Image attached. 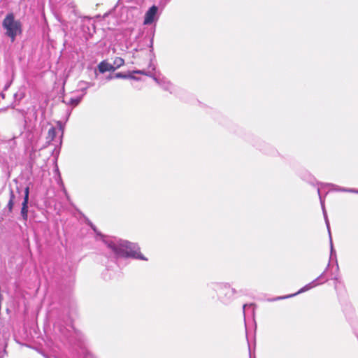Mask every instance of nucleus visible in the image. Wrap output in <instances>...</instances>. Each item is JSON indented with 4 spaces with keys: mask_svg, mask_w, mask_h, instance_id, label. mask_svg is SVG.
I'll return each instance as SVG.
<instances>
[{
    "mask_svg": "<svg viewBox=\"0 0 358 358\" xmlns=\"http://www.w3.org/2000/svg\"><path fill=\"white\" fill-rule=\"evenodd\" d=\"M90 225L96 235L101 237L106 247L113 252L117 259L120 258H133L144 261L148 260L141 253L140 248L137 244L115 236H105L97 231L96 228L92 223H90Z\"/></svg>",
    "mask_w": 358,
    "mask_h": 358,
    "instance_id": "nucleus-1",
    "label": "nucleus"
},
{
    "mask_svg": "<svg viewBox=\"0 0 358 358\" xmlns=\"http://www.w3.org/2000/svg\"><path fill=\"white\" fill-rule=\"evenodd\" d=\"M58 129L54 127H51L48 132L47 139L49 143L55 141L58 143L59 145L62 144V138L64 133V126L62 122H57Z\"/></svg>",
    "mask_w": 358,
    "mask_h": 358,
    "instance_id": "nucleus-6",
    "label": "nucleus"
},
{
    "mask_svg": "<svg viewBox=\"0 0 358 358\" xmlns=\"http://www.w3.org/2000/svg\"><path fill=\"white\" fill-rule=\"evenodd\" d=\"M329 266V264H328L327 267L326 268L325 271L320 275H319L317 278H315L314 280H313L312 282H310V283H308V285H305L304 287H303L302 288H301L295 294H289V295H287V296H279L278 298H276V300H280V299H287V298H290V297H292V296H294L299 294H301V293H303V292H305L320 284H322L324 282H325L326 281H327V279H325L323 281L320 282V280H323L324 279V273L325 272L327 271V270L328 269Z\"/></svg>",
    "mask_w": 358,
    "mask_h": 358,
    "instance_id": "nucleus-5",
    "label": "nucleus"
},
{
    "mask_svg": "<svg viewBox=\"0 0 358 358\" xmlns=\"http://www.w3.org/2000/svg\"><path fill=\"white\" fill-rule=\"evenodd\" d=\"M159 85L162 83V80L164 78V77H160L155 76L152 73V76H150Z\"/></svg>",
    "mask_w": 358,
    "mask_h": 358,
    "instance_id": "nucleus-21",
    "label": "nucleus"
},
{
    "mask_svg": "<svg viewBox=\"0 0 358 358\" xmlns=\"http://www.w3.org/2000/svg\"><path fill=\"white\" fill-rule=\"evenodd\" d=\"M81 85H87L88 86V88L93 86V83H87V82H85V81H81Z\"/></svg>",
    "mask_w": 358,
    "mask_h": 358,
    "instance_id": "nucleus-26",
    "label": "nucleus"
},
{
    "mask_svg": "<svg viewBox=\"0 0 358 358\" xmlns=\"http://www.w3.org/2000/svg\"><path fill=\"white\" fill-rule=\"evenodd\" d=\"M153 36L152 37H150L148 38L149 41V48H150V52L151 54L153 55Z\"/></svg>",
    "mask_w": 358,
    "mask_h": 358,
    "instance_id": "nucleus-23",
    "label": "nucleus"
},
{
    "mask_svg": "<svg viewBox=\"0 0 358 358\" xmlns=\"http://www.w3.org/2000/svg\"><path fill=\"white\" fill-rule=\"evenodd\" d=\"M133 73L145 75L148 76H152V73L150 71H146L145 70H136L132 72Z\"/></svg>",
    "mask_w": 358,
    "mask_h": 358,
    "instance_id": "nucleus-18",
    "label": "nucleus"
},
{
    "mask_svg": "<svg viewBox=\"0 0 358 358\" xmlns=\"http://www.w3.org/2000/svg\"><path fill=\"white\" fill-rule=\"evenodd\" d=\"M210 287L217 292L220 301L224 303H229L236 293L235 289L231 287L227 283H212Z\"/></svg>",
    "mask_w": 358,
    "mask_h": 358,
    "instance_id": "nucleus-4",
    "label": "nucleus"
},
{
    "mask_svg": "<svg viewBox=\"0 0 358 358\" xmlns=\"http://www.w3.org/2000/svg\"><path fill=\"white\" fill-rule=\"evenodd\" d=\"M78 87H79L80 90L81 92H83V94L81 96H83V97L86 94V91L88 89V86L85 85H81V81H80L78 83Z\"/></svg>",
    "mask_w": 358,
    "mask_h": 358,
    "instance_id": "nucleus-19",
    "label": "nucleus"
},
{
    "mask_svg": "<svg viewBox=\"0 0 358 358\" xmlns=\"http://www.w3.org/2000/svg\"><path fill=\"white\" fill-rule=\"evenodd\" d=\"M148 68L151 69L152 71L155 70V65L152 62V59H150V62L149 64Z\"/></svg>",
    "mask_w": 358,
    "mask_h": 358,
    "instance_id": "nucleus-25",
    "label": "nucleus"
},
{
    "mask_svg": "<svg viewBox=\"0 0 358 358\" xmlns=\"http://www.w3.org/2000/svg\"><path fill=\"white\" fill-rule=\"evenodd\" d=\"M14 199H15V194H14L13 191L11 189L10 192V199L7 204V208L10 212L12 211V209H13V207L14 205Z\"/></svg>",
    "mask_w": 358,
    "mask_h": 358,
    "instance_id": "nucleus-14",
    "label": "nucleus"
},
{
    "mask_svg": "<svg viewBox=\"0 0 358 358\" xmlns=\"http://www.w3.org/2000/svg\"><path fill=\"white\" fill-rule=\"evenodd\" d=\"M320 185H321V187H322V186L336 187V185H334L333 184H331V183H328V184H322V183H321ZM335 189L336 191H340V192H351V193L358 194V189H352V188H345V187H337L336 186V188H335Z\"/></svg>",
    "mask_w": 358,
    "mask_h": 358,
    "instance_id": "nucleus-12",
    "label": "nucleus"
},
{
    "mask_svg": "<svg viewBox=\"0 0 358 358\" xmlns=\"http://www.w3.org/2000/svg\"><path fill=\"white\" fill-rule=\"evenodd\" d=\"M56 171L58 173L59 178V179L61 180L60 174H59V169H58V168H57V169H56Z\"/></svg>",
    "mask_w": 358,
    "mask_h": 358,
    "instance_id": "nucleus-29",
    "label": "nucleus"
},
{
    "mask_svg": "<svg viewBox=\"0 0 358 358\" xmlns=\"http://www.w3.org/2000/svg\"><path fill=\"white\" fill-rule=\"evenodd\" d=\"M158 7L157 6H151L145 13L144 17V24H151L158 19L157 16Z\"/></svg>",
    "mask_w": 358,
    "mask_h": 358,
    "instance_id": "nucleus-7",
    "label": "nucleus"
},
{
    "mask_svg": "<svg viewBox=\"0 0 358 358\" xmlns=\"http://www.w3.org/2000/svg\"><path fill=\"white\" fill-rule=\"evenodd\" d=\"M29 187H26L24 189V195L23 201L22 203V208H21V216L24 221L27 220L28 217V203H29Z\"/></svg>",
    "mask_w": 358,
    "mask_h": 358,
    "instance_id": "nucleus-8",
    "label": "nucleus"
},
{
    "mask_svg": "<svg viewBox=\"0 0 358 358\" xmlns=\"http://www.w3.org/2000/svg\"><path fill=\"white\" fill-rule=\"evenodd\" d=\"M334 280L336 282H338V278H337V277H335V278H334Z\"/></svg>",
    "mask_w": 358,
    "mask_h": 358,
    "instance_id": "nucleus-30",
    "label": "nucleus"
},
{
    "mask_svg": "<svg viewBox=\"0 0 358 358\" xmlns=\"http://www.w3.org/2000/svg\"><path fill=\"white\" fill-rule=\"evenodd\" d=\"M336 269L338 270V264L337 262H336Z\"/></svg>",
    "mask_w": 358,
    "mask_h": 358,
    "instance_id": "nucleus-31",
    "label": "nucleus"
},
{
    "mask_svg": "<svg viewBox=\"0 0 358 358\" xmlns=\"http://www.w3.org/2000/svg\"><path fill=\"white\" fill-rule=\"evenodd\" d=\"M55 334V342L57 347L59 341L64 345L83 347L85 343V336L78 329H76L72 324L64 325L63 323L58 320L54 325Z\"/></svg>",
    "mask_w": 358,
    "mask_h": 358,
    "instance_id": "nucleus-2",
    "label": "nucleus"
},
{
    "mask_svg": "<svg viewBox=\"0 0 358 358\" xmlns=\"http://www.w3.org/2000/svg\"><path fill=\"white\" fill-rule=\"evenodd\" d=\"M252 308V305L251 304H250V305L244 304L243 306V313L245 314V311L246 308Z\"/></svg>",
    "mask_w": 358,
    "mask_h": 358,
    "instance_id": "nucleus-27",
    "label": "nucleus"
},
{
    "mask_svg": "<svg viewBox=\"0 0 358 358\" xmlns=\"http://www.w3.org/2000/svg\"><path fill=\"white\" fill-rule=\"evenodd\" d=\"M54 358H57V357H54Z\"/></svg>",
    "mask_w": 358,
    "mask_h": 358,
    "instance_id": "nucleus-32",
    "label": "nucleus"
},
{
    "mask_svg": "<svg viewBox=\"0 0 358 358\" xmlns=\"http://www.w3.org/2000/svg\"><path fill=\"white\" fill-rule=\"evenodd\" d=\"M82 99H83V96H77L75 98H71L69 99V101L68 102H66V103L68 105H72L73 106H76L81 101Z\"/></svg>",
    "mask_w": 358,
    "mask_h": 358,
    "instance_id": "nucleus-15",
    "label": "nucleus"
},
{
    "mask_svg": "<svg viewBox=\"0 0 358 358\" xmlns=\"http://www.w3.org/2000/svg\"><path fill=\"white\" fill-rule=\"evenodd\" d=\"M128 76H129L128 78H130V79H133V80H140L139 78H137V77L134 76L132 74H129Z\"/></svg>",
    "mask_w": 358,
    "mask_h": 358,
    "instance_id": "nucleus-28",
    "label": "nucleus"
},
{
    "mask_svg": "<svg viewBox=\"0 0 358 358\" xmlns=\"http://www.w3.org/2000/svg\"><path fill=\"white\" fill-rule=\"evenodd\" d=\"M124 64V61L122 58L121 57H116L114 61H113V65L114 66V68H115V71L121 67L122 66H123Z\"/></svg>",
    "mask_w": 358,
    "mask_h": 358,
    "instance_id": "nucleus-16",
    "label": "nucleus"
},
{
    "mask_svg": "<svg viewBox=\"0 0 358 358\" xmlns=\"http://www.w3.org/2000/svg\"><path fill=\"white\" fill-rule=\"evenodd\" d=\"M159 85L162 83V80L164 78V77H160L155 76L152 73V76H150Z\"/></svg>",
    "mask_w": 358,
    "mask_h": 358,
    "instance_id": "nucleus-20",
    "label": "nucleus"
},
{
    "mask_svg": "<svg viewBox=\"0 0 358 358\" xmlns=\"http://www.w3.org/2000/svg\"><path fill=\"white\" fill-rule=\"evenodd\" d=\"M115 77L116 78H124V79L129 78L128 75L124 74L122 73H116Z\"/></svg>",
    "mask_w": 358,
    "mask_h": 358,
    "instance_id": "nucleus-24",
    "label": "nucleus"
},
{
    "mask_svg": "<svg viewBox=\"0 0 358 358\" xmlns=\"http://www.w3.org/2000/svg\"><path fill=\"white\" fill-rule=\"evenodd\" d=\"M6 345L4 343H0V358H3V355L6 354Z\"/></svg>",
    "mask_w": 358,
    "mask_h": 358,
    "instance_id": "nucleus-22",
    "label": "nucleus"
},
{
    "mask_svg": "<svg viewBox=\"0 0 358 358\" xmlns=\"http://www.w3.org/2000/svg\"><path fill=\"white\" fill-rule=\"evenodd\" d=\"M98 68H99V71H100V73H102L107 72V71H115L114 66L106 61L101 62L98 66Z\"/></svg>",
    "mask_w": 358,
    "mask_h": 358,
    "instance_id": "nucleus-11",
    "label": "nucleus"
},
{
    "mask_svg": "<svg viewBox=\"0 0 358 358\" xmlns=\"http://www.w3.org/2000/svg\"><path fill=\"white\" fill-rule=\"evenodd\" d=\"M159 86H161V87L163 88L164 90L169 91L171 93L172 92L173 85L171 83L170 81H169L165 78L162 80Z\"/></svg>",
    "mask_w": 358,
    "mask_h": 358,
    "instance_id": "nucleus-13",
    "label": "nucleus"
},
{
    "mask_svg": "<svg viewBox=\"0 0 358 358\" xmlns=\"http://www.w3.org/2000/svg\"><path fill=\"white\" fill-rule=\"evenodd\" d=\"M329 241H330V258H332L334 257H336V252L334 249L333 243H332V238H331V234L329 233Z\"/></svg>",
    "mask_w": 358,
    "mask_h": 358,
    "instance_id": "nucleus-17",
    "label": "nucleus"
},
{
    "mask_svg": "<svg viewBox=\"0 0 358 358\" xmlns=\"http://www.w3.org/2000/svg\"><path fill=\"white\" fill-rule=\"evenodd\" d=\"M317 194H318V196H319V199H320V204H321V207H322L324 218V220H325V223H326V225H327V227L328 233L331 234L329 222V220H328V217H327V211H326L325 206H324V199L321 195V187H317Z\"/></svg>",
    "mask_w": 358,
    "mask_h": 358,
    "instance_id": "nucleus-9",
    "label": "nucleus"
},
{
    "mask_svg": "<svg viewBox=\"0 0 358 358\" xmlns=\"http://www.w3.org/2000/svg\"><path fill=\"white\" fill-rule=\"evenodd\" d=\"M2 26L6 30V35L10 38L12 42L22 31L21 22L15 19V15L13 13L6 15L3 20Z\"/></svg>",
    "mask_w": 358,
    "mask_h": 358,
    "instance_id": "nucleus-3",
    "label": "nucleus"
},
{
    "mask_svg": "<svg viewBox=\"0 0 358 358\" xmlns=\"http://www.w3.org/2000/svg\"><path fill=\"white\" fill-rule=\"evenodd\" d=\"M317 194H318V196H319V199H320V204H321V207H322L324 218V220H325V223H326V225H327V227L328 233L331 234L329 222V220H328V217H327V211H326L325 206H324V199L321 195V187H317Z\"/></svg>",
    "mask_w": 358,
    "mask_h": 358,
    "instance_id": "nucleus-10",
    "label": "nucleus"
}]
</instances>
